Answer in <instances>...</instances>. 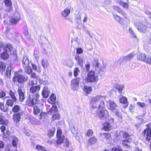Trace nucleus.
Instances as JSON below:
<instances>
[{
	"instance_id": "1",
	"label": "nucleus",
	"mask_w": 151,
	"mask_h": 151,
	"mask_svg": "<svg viewBox=\"0 0 151 151\" xmlns=\"http://www.w3.org/2000/svg\"><path fill=\"white\" fill-rule=\"evenodd\" d=\"M106 97L104 96L98 95L93 97L91 99V103L93 105L96 106L99 109H104L105 107L104 100Z\"/></svg>"
},
{
	"instance_id": "2",
	"label": "nucleus",
	"mask_w": 151,
	"mask_h": 151,
	"mask_svg": "<svg viewBox=\"0 0 151 151\" xmlns=\"http://www.w3.org/2000/svg\"><path fill=\"white\" fill-rule=\"evenodd\" d=\"M87 81L88 82H96L98 80V76L94 71L91 70L87 75Z\"/></svg>"
},
{
	"instance_id": "3",
	"label": "nucleus",
	"mask_w": 151,
	"mask_h": 151,
	"mask_svg": "<svg viewBox=\"0 0 151 151\" xmlns=\"http://www.w3.org/2000/svg\"><path fill=\"white\" fill-rule=\"evenodd\" d=\"M38 98H37L33 95H29L26 101V104L28 106L31 107L35 105L38 103L39 100Z\"/></svg>"
},
{
	"instance_id": "4",
	"label": "nucleus",
	"mask_w": 151,
	"mask_h": 151,
	"mask_svg": "<svg viewBox=\"0 0 151 151\" xmlns=\"http://www.w3.org/2000/svg\"><path fill=\"white\" fill-rule=\"evenodd\" d=\"M22 70L16 72L15 77L17 78L18 81L20 83L26 81L27 80L28 77L26 76H22L21 74Z\"/></svg>"
},
{
	"instance_id": "5",
	"label": "nucleus",
	"mask_w": 151,
	"mask_h": 151,
	"mask_svg": "<svg viewBox=\"0 0 151 151\" xmlns=\"http://www.w3.org/2000/svg\"><path fill=\"white\" fill-rule=\"evenodd\" d=\"M40 85H37L35 86L30 87V92L32 93L37 98H39V95L38 92L40 90Z\"/></svg>"
},
{
	"instance_id": "6",
	"label": "nucleus",
	"mask_w": 151,
	"mask_h": 151,
	"mask_svg": "<svg viewBox=\"0 0 151 151\" xmlns=\"http://www.w3.org/2000/svg\"><path fill=\"white\" fill-rule=\"evenodd\" d=\"M16 52V49L13 48L10 45V57L11 58V61H16L17 60V56Z\"/></svg>"
},
{
	"instance_id": "7",
	"label": "nucleus",
	"mask_w": 151,
	"mask_h": 151,
	"mask_svg": "<svg viewBox=\"0 0 151 151\" xmlns=\"http://www.w3.org/2000/svg\"><path fill=\"white\" fill-rule=\"evenodd\" d=\"M150 58V56H147L145 54L139 53L137 55V58L147 64Z\"/></svg>"
},
{
	"instance_id": "8",
	"label": "nucleus",
	"mask_w": 151,
	"mask_h": 151,
	"mask_svg": "<svg viewBox=\"0 0 151 151\" xmlns=\"http://www.w3.org/2000/svg\"><path fill=\"white\" fill-rule=\"evenodd\" d=\"M21 19L19 14L17 13H15L11 18V23L14 24H17Z\"/></svg>"
},
{
	"instance_id": "9",
	"label": "nucleus",
	"mask_w": 151,
	"mask_h": 151,
	"mask_svg": "<svg viewBox=\"0 0 151 151\" xmlns=\"http://www.w3.org/2000/svg\"><path fill=\"white\" fill-rule=\"evenodd\" d=\"M4 51L1 54V57L3 59L6 60L9 57V55L7 53V51L9 50V45H6L4 46Z\"/></svg>"
},
{
	"instance_id": "10",
	"label": "nucleus",
	"mask_w": 151,
	"mask_h": 151,
	"mask_svg": "<svg viewBox=\"0 0 151 151\" xmlns=\"http://www.w3.org/2000/svg\"><path fill=\"white\" fill-rule=\"evenodd\" d=\"M101 109H99L100 110L97 112V114L100 119L107 117L109 115L108 111L106 110H101Z\"/></svg>"
},
{
	"instance_id": "11",
	"label": "nucleus",
	"mask_w": 151,
	"mask_h": 151,
	"mask_svg": "<svg viewBox=\"0 0 151 151\" xmlns=\"http://www.w3.org/2000/svg\"><path fill=\"white\" fill-rule=\"evenodd\" d=\"M124 18V19L122 18L117 15H114V18L115 20L122 25L125 24L126 22H127L129 21V19L128 20L126 19L125 18Z\"/></svg>"
},
{
	"instance_id": "12",
	"label": "nucleus",
	"mask_w": 151,
	"mask_h": 151,
	"mask_svg": "<svg viewBox=\"0 0 151 151\" xmlns=\"http://www.w3.org/2000/svg\"><path fill=\"white\" fill-rule=\"evenodd\" d=\"M43 104L40 103L37 106L34 107L33 112L34 114L37 115L40 113L43 108Z\"/></svg>"
},
{
	"instance_id": "13",
	"label": "nucleus",
	"mask_w": 151,
	"mask_h": 151,
	"mask_svg": "<svg viewBox=\"0 0 151 151\" xmlns=\"http://www.w3.org/2000/svg\"><path fill=\"white\" fill-rule=\"evenodd\" d=\"M81 80L79 78H76L75 79H73L71 81V85L72 88L75 90H76L79 86V82Z\"/></svg>"
},
{
	"instance_id": "14",
	"label": "nucleus",
	"mask_w": 151,
	"mask_h": 151,
	"mask_svg": "<svg viewBox=\"0 0 151 151\" xmlns=\"http://www.w3.org/2000/svg\"><path fill=\"white\" fill-rule=\"evenodd\" d=\"M147 27L143 23H139L137 25V28L139 31L142 33H145L147 31Z\"/></svg>"
},
{
	"instance_id": "15",
	"label": "nucleus",
	"mask_w": 151,
	"mask_h": 151,
	"mask_svg": "<svg viewBox=\"0 0 151 151\" xmlns=\"http://www.w3.org/2000/svg\"><path fill=\"white\" fill-rule=\"evenodd\" d=\"M131 140V138H129L125 140H121L122 143H121L122 146L125 148H130L129 143Z\"/></svg>"
},
{
	"instance_id": "16",
	"label": "nucleus",
	"mask_w": 151,
	"mask_h": 151,
	"mask_svg": "<svg viewBox=\"0 0 151 151\" xmlns=\"http://www.w3.org/2000/svg\"><path fill=\"white\" fill-rule=\"evenodd\" d=\"M107 107L108 109L111 110L113 112L115 111V110L116 109L117 106L115 103L113 101H111L108 103Z\"/></svg>"
},
{
	"instance_id": "17",
	"label": "nucleus",
	"mask_w": 151,
	"mask_h": 151,
	"mask_svg": "<svg viewBox=\"0 0 151 151\" xmlns=\"http://www.w3.org/2000/svg\"><path fill=\"white\" fill-rule=\"evenodd\" d=\"M113 8L115 10L121 14L124 18H125L126 19L129 20V19L127 18V15L126 13L124 12L118 6H114Z\"/></svg>"
},
{
	"instance_id": "18",
	"label": "nucleus",
	"mask_w": 151,
	"mask_h": 151,
	"mask_svg": "<svg viewBox=\"0 0 151 151\" xmlns=\"http://www.w3.org/2000/svg\"><path fill=\"white\" fill-rule=\"evenodd\" d=\"M40 42L42 43V47H46L48 43V41L46 38L43 36H41Z\"/></svg>"
},
{
	"instance_id": "19",
	"label": "nucleus",
	"mask_w": 151,
	"mask_h": 151,
	"mask_svg": "<svg viewBox=\"0 0 151 151\" xmlns=\"http://www.w3.org/2000/svg\"><path fill=\"white\" fill-rule=\"evenodd\" d=\"M133 57V55L132 53H130L128 55L123 57L121 59V60L123 62H126L129 61Z\"/></svg>"
},
{
	"instance_id": "20",
	"label": "nucleus",
	"mask_w": 151,
	"mask_h": 151,
	"mask_svg": "<svg viewBox=\"0 0 151 151\" xmlns=\"http://www.w3.org/2000/svg\"><path fill=\"white\" fill-rule=\"evenodd\" d=\"M18 93L19 95V99L20 101H23L25 99L24 95L21 88H19L18 90Z\"/></svg>"
},
{
	"instance_id": "21",
	"label": "nucleus",
	"mask_w": 151,
	"mask_h": 151,
	"mask_svg": "<svg viewBox=\"0 0 151 151\" xmlns=\"http://www.w3.org/2000/svg\"><path fill=\"white\" fill-rule=\"evenodd\" d=\"M11 40L15 43H18L19 42L18 38L17 37V34L14 32L11 34Z\"/></svg>"
},
{
	"instance_id": "22",
	"label": "nucleus",
	"mask_w": 151,
	"mask_h": 151,
	"mask_svg": "<svg viewBox=\"0 0 151 151\" xmlns=\"http://www.w3.org/2000/svg\"><path fill=\"white\" fill-rule=\"evenodd\" d=\"M24 34L25 35L27 39L31 43H33L34 42V40L32 39L29 35V32L27 29H26L24 32Z\"/></svg>"
},
{
	"instance_id": "23",
	"label": "nucleus",
	"mask_w": 151,
	"mask_h": 151,
	"mask_svg": "<svg viewBox=\"0 0 151 151\" xmlns=\"http://www.w3.org/2000/svg\"><path fill=\"white\" fill-rule=\"evenodd\" d=\"M49 93L48 87H44L42 92V96L44 98H47L48 96Z\"/></svg>"
},
{
	"instance_id": "24",
	"label": "nucleus",
	"mask_w": 151,
	"mask_h": 151,
	"mask_svg": "<svg viewBox=\"0 0 151 151\" xmlns=\"http://www.w3.org/2000/svg\"><path fill=\"white\" fill-rule=\"evenodd\" d=\"M103 126L104 130L106 131H108L111 129L113 125L106 122L104 123Z\"/></svg>"
},
{
	"instance_id": "25",
	"label": "nucleus",
	"mask_w": 151,
	"mask_h": 151,
	"mask_svg": "<svg viewBox=\"0 0 151 151\" xmlns=\"http://www.w3.org/2000/svg\"><path fill=\"white\" fill-rule=\"evenodd\" d=\"M58 110L56 105H53L49 111H48V114H52L58 112Z\"/></svg>"
},
{
	"instance_id": "26",
	"label": "nucleus",
	"mask_w": 151,
	"mask_h": 151,
	"mask_svg": "<svg viewBox=\"0 0 151 151\" xmlns=\"http://www.w3.org/2000/svg\"><path fill=\"white\" fill-rule=\"evenodd\" d=\"M70 12V9L68 8H66L62 11L61 14L63 17L65 18L69 15Z\"/></svg>"
},
{
	"instance_id": "27",
	"label": "nucleus",
	"mask_w": 151,
	"mask_h": 151,
	"mask_svg": "<svg viewBox=\"0 0 151 151\" xmlns=\"http://www.w3.org/2000/svg\"><path fill=\"white\" fill-rule=\"evenodd\" d=\"M75 58L77 61L78 64L80 66L82 67L83 62V58L78 55L76 56Z\"/></svg>"
},
{
	"instance_id": "28",
	"label": "nucleus",
	"mask_w": 151,
	"mask_h": 151,
	"mask_svg": "<svg viewBox=\"0 0 151 151\" xmlns=\"http://www.w3.org/2000/svg\"><path fill=\"white\" fill-rule=\"evenodd\" d=\"M82 89L86 94L91 93L92 90L91 87L88 86H81Z\"/></svg>"
},
{
	"instance_id": "29",
	"label": "nucleus",
	"mask_w": 151,
	"mask_h": 151,
	"mask_svg": "<svg viewBox=\"0 0 151 151\" xmlns=\"http://www.w3.org/2000/svg\"><path fill=\"white\" fill-rule=\"evenodd\" d=\"M11 139L12 141V145L14 147H16L17 143L18 142V139L17 137L14 136H11Z\"/></svg>"
},
{
	"instance_id": "30",
	"label": "nucleus",
	"mask_w": 151,
	"mask_h": 151,
	"mask_svg": "<svg viewBox=\"0 0 151 151\" xmlns=\"http://www.w3.org/2000/svg\"><path fill=\"white\" fill-rule=\"evenodd\" d=\"M120 102L121 103L123 104H126V105L124 106V108H127L128 106V104L127 103V99L125 97L122 96L120 99Z\"/></svg>"
},
{
	"instance_id": "31",
	"label": "nucleus",
	"mask_w": 151,
	"mask_h": 151,
	"mask_svg": "<svg viewBox=\"0 0 151 151\" xmlns=\"http://www.w3.org/2000/svg\"><path fill=\"white\" fill-rule=\"evenodd\" d=\"M22 63V65L23 67L28 66L29 64V62L27 56H25L24 57Z\"/></svg>"
},
{
	"instance_id": "32",
	"label": "nucleus",
	"mask_w": 151,
	"mask_h": 151,
	"mask_svg": "<svg viewBox=\"0 0 151 151\" xmlns=\"http://www.w3.org/2000/svg\"><path fill=\"white\" fill-rule=\"evenodd\" d=\"M119 135L121 138H126L129 136V134L126 132L123 131H121L119 133Z\"/></svg>"
},
{
	"instance_id": "33",
	"label": "nucleus",
	"mask_w": 151,
	"mask_h": 151,
	"mask_svg": "<svg viewBox=\"0 0 151 151\" xmlns=\"http://www.w3.org/2000/svg\"><path fill=\"white\" fill-rule=\"evenodd\" d=\"M57 137L58 138V139L57 141V142L58 144H61L63 143L65 138V137L64 136L59 137Z\"/></svg>"
},
{
	"instance_id": "34",
	"label": "nucleus",
	"mask_w": 151,
	"mask_h": 151,
	"mask_svg": "<svg viewBox=\"0 0 151 151\" xmlns=\"http://www.w3.org/2000/svg\"><path fill=\"white\" fill-rule=\"evenodd\" d=\"M20 119V115L19 114H16L14 115L13 119L14 121L17 122L19 121Z\"/></svg>"
},
{
	"instance_id": "35",
	"label": "nucleus",
	"mask_w": 151,
	"mask_h": 151,
	"mask_svg": "<svg viewBox=\"0 0 151 151\" xmlns=\"http://www.w3.org/2000/svg\"><path fill=\"white\" fill-rule=\"evenodd\" d=\"M97 141V139L94 137L90 138L88 140L89 144L92 145L94 144Z\"/></svg>"
},
{
	"instance_id": "36",
	"label": "nucleus",
	"mask_w": 151,
	"mask_h": 151,
	"mask_svg": "<svg viewBox=\"0 0 151 151\" xmlns=\"http://www.w3.org/2000/svg\"><path fill=\"white\" fill-rule=\"evenodd\" d=\"M36 149L38 151H47L44 147L38 145H36Z\"/></svg>"
},
{
	"instance_id": "37",
	"label": "nucleus",
	"mask_w": 151,
	"mask_h": 151,
	"mask_svg": "<svg viewBox=\"0 0 151 151\" xmlns=\"http://www.w3.org/2000/svg\"><path fill=\"white\" fill-rule=\"evenodd\" d=\"M71 132L73 134V135L74 137H75L76 139L77 140H79L82 138V136L80 134L76 133L75 134V132L73 131V130L72 129H71Z\"/></svg>"
},
{
	"instance_id": "38",
	"label": "nucleus",
	"mask_w": 151,
	"mask_h": 151,
	"mask_svg": "<svg viewBox=\"0 0 151 151\" xmlns=\"http://www.w3.org/2000/svg\"><path fill=\"white\" fill-rule=\"evenodd\" d=\"M129 32L131 37L133 38H136V36L132 29L129 27Z\"/></svg>"
},
{
	"instance_id": "39",
	"label": "nucleus",
	"mask_w": 151,
	"mask_h": 151,
	"mask_svg": "<svg viewBox=\"0 0 151 151\" xmlns=\"http://www.w3.org/2000/svg\"><path fill=\"white\" fill-rule=\"evenodd\" d=\"M25 68V71L28 74H30L32 72V70L30 67L27 66Z\"/></svg>"
},
{
	"instance_id": "40",
	"label": "nucleus",
	"mask_w": 151,
	"mask_h": 151,
	"mask_svg": "<svg viewBox=\"0 0 151 151\" xmlns=\"http://www.w3.org/2000/svg\"><path fill=\"white\" fill-rule=\"evenodd\" d=\"M60 116L59 114L56 113L53 115L52 117V120L54 121L56 119H60Z\"/></svg>"
},
{
	"instance_id": "41",
	"label": "nucleus",
	"mask_w": 151,
	"mask_h": 151,
	"mask_svg": "<svg viewBox=\"0 0 151 151\" xmlns=\"http://www.w3.org/2000/svg\"><path fill=\"white\" fill-rule=\"evenodd\" d=\"M10 97L11 98V99L15 101H17V99L14 93L11 91H10Z\"/></svg>"
},
{
	"instance_id": "42",
	"label": "nucleus",
	"mask_w": 151,
	"mask_h": 151,
	"mask_svg": "<svg viewBox=\"0 0 151 151\" xmlns=\"http://www.w3.org/2000/svg\"><path fill=\"white\" fill-rule=\"evenodd\" d=\"M9 100H7L6 102V107H4L3 111L4 112L7 111L8 110V107H9Z\"/></svg>"
},
{
	"instance_id": "43",
	"label": "nucleus",
	"mask_w": 151,
	"mask_h": 151,
	"mask_svg": "<svg viewBox=\"0 0 151 151\" xmlns=\"http://www.w3.org/2000/svg\"><path fill=\"white\" fill-rule=\"evenodd\" d=\"M4 116L0 114V124H6L7 123V121L4 119Z\"/></svg>"
},
{
	"instance_id": "44",
	"label": "nucleus",
	"mask_w": 151,
	"mask_h": 151,
	"mask_svg": "<svg viewBox=\"0 0 151 151\" xmlns=\"http://www.w3.org/2000/svg\"><path fill=\"white\" fill-rule=\"evenodd\" d=\"M20 110V107L18 105L14 106L12 109V111L14 113L17 112Z\"/></svg>"
},
{
	"instance_id": "45",
	"label": "nucleus",
	"mask_w": 151,
	"mask_h": 151,
	"mask_svg": "<svg viewBox=\"0 0 151 151\" xmlns=\"http://www.w3.org/2000/svg\"><path fill=\"white\" fill-rule=\"evenodd\" d=\"M119 4L121 6H122L124 8L127 9L128 8L129 5L126 3H124L122 1H120L119 3Z\"/></svg>"
},
{
	"instance_id": "46",
	"label": "nucleus",
	"mask_w": 151,
	"mask_h": 151,
	"mask_svg": "<svg viewBox=\"0 0 151 151\" xmlns=\"http://www.w3.org/2000/svg\"><path fill=\"white\" fill-rule=\"evenodd\" d=\"M42 64L43 67L44 68H46L49 65L47 61L42 60Z\"/></svg>"
},
{
	"instance_id": "47",
	"label": "nucleus",
	"mask_w": 151,
	"mask_h": 151,
	"mask_svg": "<svg viewBox=\"0 0 151 151\" xmlns=\"http://www.w3.org/2000/svg\"><path fill=\"white\" fill-rule=\"evenodd\" d=\"M80 72V70L78 67H76L74 70V75L75 77H77Z\"/></svg>"
},
{
	"instance_id": "48",
	"label": "nucleus",
	"mask_w": 151,
	"mask_h": 151,
	"mask_svg": "<svg viewBox=\"0 0 151 151\" xmlns=\"http://www.w3.org/2000/svg\"><path fill=\"white\" fill-rule=\"evenodd\" d=\"M55 131V128H52V129L49 130L48 133V135L49 137H52L54 134Z\"/></svg>"
},
{
	"instance_id": "49",
	"label": "nucleus",
	"mask_w": 151,
	"mask_h": 151,
	"mask_svg": "<svg viewBox=\"0 0 151 151\" xmlns=\"http://www.w3.org/2000/svg\"><path fill=\"white\" fill-rule=\"evenodd\" d=\"M93 65L95 66V68H98L99 66V63L98 59H94L93 63Z\"/></svg>"
},
{
	"instance_id": "50",
	"label": "nucleus",
	"mask_w": 151,
	"mask_h": 151,
	"mask_svg": "<svg viewBox=\"0 0 151 151\" xmlns=\"http://www.w3.org/2000/svg\"><path fill=\"white\" fill-rule=\"evenodd\" d=\"M124 87L122 85H118L116 86V89L118 90L119 93H121Z\"/></svg>"
},
{
	"instance_id": "51",
	"label": "nucleus",
	"mask_w": 151,
	"mask_h": 151,
	"mask_svg": "<svg viewBox=\"0 0 151 151\" xmlns=\"http://www.w3.org/2000/svg\"><path fill=\"white\" fill-rule=\"evenodd\" d=\"M36 85L35 84L34 81L32 80H30L29 81L28 84V86L29 87H32V86H35V85Z\"/></svg>"
},
{
	"instance_id": "52",
	"label": "nucleus",
	"mask_w": 151,
	"mask_h": 151,
	"mask_svg": "<svg viewBox=\"0 0 151 151\" xmlns=\"http://www.w3.org/2000/svg\"><path fill=\"white\" fill-rule=\"evenodd\" d=\"M93 134V131L91 129H89L88 130L87 132L86 135L88 137H89L92 136Z\"/></svg>"
},
{
	"instance_id": "53",
	"label": "nucleus",
	"mask_w": 151,
	"mask_h": 151,
	"mask_svg": "<svg viewBox=\"0 0 151 151\" xmlns=\"http://www.w3.org/2000/svg\"><path fill=\"white\" fill-rule=\"evenodd\" d=\"M5 67L4 63L0 61V70L3 71L4 70Z\"/></svg>"
},
{
	"instance_id": "54",
	"label": "nucleus",
	"mask_w": 151,
	"mask_h": 151,
	"mask_svg": "<svg viewBox=\"0 0 151 151\" xmlns=\"http://www.w3.org/2000/svg\"><path fill=\"white\" fill-rule=\"evenodd\" d=\"M62 134V132L61 129L60 128L58 129L57 134V137H59L62 136H63Z\"/></svg>"
},
{
	"instance_id": "55",
	"label": "nucleus",
	"mask_w": 151,
	"mask_h": 151,
	"mask_svg": "<svg viewBox=\"0 0 151 151\" xmlns=\"http://www.w3.org/2000/svg\"><path fill=\"white\" fill-rule=\"evenodd\" d=\"M137 104L139 106L142 108L147 106L146 104L141 102H138L137 103Z\"/></svg>"
},
{
	"instance_id": "56",
	"label": "nucleus",
	"mask_w": 151,
	"mask_h": 151,
	"mask_svg": "<svg viewBox=\"0 0 151 151\" xmlns=\"http://www.w3.org/2000/svg\"><path fill=\"white\" fill-rule=\"evenodd\" d=\"M50 99L51 101L53 102H54L55 100L56 97L54 94H51L50 96Z\"/></svg>"
},
{
	"instance_id": "57",
	"label": "nucleus",
	"mask_w": 151,
	"mask_h": 151,
	"mask_svg": "<svg viewBox=\"0 0 151 151\" xmlns=\"http://www.w3.org/2000/svg\"><path fill=\"white\" fill-rule=\"evenodd\" d=\"M70 126H71L73 127V129L75 131H77L78 130V128L77 127V126L75 124H70Z\"/></svg>"
},
{
	"instance_id": "58",
	"label": "nucleus",
	"mask_w": 151,
	"mask_h": 151,
	"mask_svg": "<svg viewBox=\"0 0 151 151\" xmlns=\"http://www.w3.org/2000/svg\"><path fill=\"white\" fill-rule=\"evenodd\" d=\"M120 118H121L122 116L121 115V113L117 110H115V111H113Z\"/></svg>"
},
{
	"instance_id": "59",
	"label": "nucleus",
	"mask_w": 151,
	"mask_h": 151,
	"mask_svg": "<svg viewBox=\"0 0 151 151\" xmlns=\"http://www.w3.org/2000/svg\"><path fill=\"white\" fill-rule=\"evenodd\" d=\"M5 95V93L2 90H0V98L4 97Z\"/></svg>"
},
{
	"instance_id": "60",
	"label": "nucleus",
	"mask_w": 151,
	"mask_h": 151,
	"mask_svg": "<svg viewBox=\"0 0 151 151\" xmlns=\"http://www.w3.org/2000/svg\"><path fill=\"white\" fill-rule=\"evenodd\" d=\"M106 122L109 123L111 125H112L114 123V119L113 118H110L108 119V122Z\"/></svg>"
},
{
	"instance_id": "61",
	"label": "nucleus",
	"mask_w": 151,
	"mask_h": 151,
	"mask_svg": "<svg viewBox=\"0 0 151 151\" xmlns=\"http://www.w3.org/2000/svg\"><path fill=\"white\" fill-rule=\"evenodd\" d=\"M34 124L35 125L39 124L40 123V121L36 118L34 119Z\"/></svg>"
},
{
	"instance_id": "62",
	"label": "nucleus",
	"mask_w": 151,
	"mask_h": 151,
	"mask_svg": "<svg viewBox=\"0 0 151 151\" xmlns=\"http://www.w3.org/2000/svg\"><path fill=\"white\" fill-rule=\"evenodd\" d=\"M17 101H15L13 100L10 99V106H12L13 104H16Z\"/></svg>"
},
{
	"instance_id": "63",
	"label": "nucleus",
	"mask_w": 151,
	"mask_h": 151,
	"mask_svg": "<svg viewBox=\"0 0 151 151\" xmlns=\"http://www.w3.org/2000/svg\"><path fill=\"white\" fill-rule=\"evenodd\" d=\"M83 52V50L81 48H78L77 49L76 52L77 54H80Z\"/></svg>"
},
{
	"instance_id": "64",
	"label": "nucleus",
	"mask_w": 151,
	"mask_h": 151,
	"mask_svg": "<svg viewBox=\"0 0 151 151\" xmlns=\"http://www.w3.org/2000/svg\"><path fill=\"white\" fill-rule=\"evenodd\" d=\"M112 151H122L120 148H113L112 149Z\"/></svg>"
}]
</instances>
